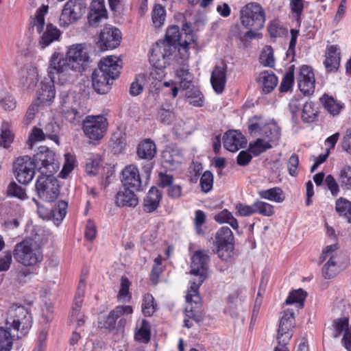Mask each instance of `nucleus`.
Here are the masks:
<instances>
[{"label":"nucleus","mask_w":351,"mask_h":351,"mask_svg":"<svg viewBox=\"0 0 351 351\" xmlns=\"http://www.w3.org/2000/svg\"><path fill=\"white\" fill-rule=\"evenodd\" d=\"M256 139L251 142L249 145L248 151L254 156H258L261 154L273 147V145L265 141L263 137L255 136Z\"/></svg>","instance_id":"e433bc0d"},{"label":"nucleus","mask_w":351,"mask_h":351,"mask_svg":"<svg viewBox=\"0 0 351 351\" xmlns=\"http://www.w3.org/2000/svg\"><path fill=\"white\" fill-rule=\"evenodd\" d=\"M319 99L326 110H341L345 107L344 104L341 101L326 93Z\"/></svg>","instance_id":"8fccbe9b"},{"label":"nucleus","mask_w":351,"mask_h":351,"mask_svg":"<svg viewBox=\"0 0 351 351\" xmlns=\"http://www.w3.org/2000/svg\"><path fill=\"white\" fill-rule=\"evenodd\" d=\"M191 261V272L199 278L197 281H191V286L186 295L187 306L185 308L184 325L188 328L192 326L193 321L198 323L202 320V315L195 308L200 303L199 287L208 275L210 257L206 251L197 250L192 256Z\"/></svg>","instance_id":"f03ea898"},{"label":"nucleus","mask_w":351,"mask_h":351,"mask_svg":"<svg viewBox=\"0 0 351 351\" xmlns=\"http://www.w3.org/2000/svg\"><path fill=\"white\" fill-rule=\"evenodd\" d=\"M248 130L252 136L263 137L265 141L276 145L280 138V128L274 122L267 123L261 117H254L248 121Z\"/></svg>","instance_id":"423d86ee"},{"label":"nucleus","mask_w":351,"mask_h":351,"mask_svg":"<svg viewBox=\"0 0 351 351\" xmlns=\"http://www.w3.org/2000/svg\"><path fill=\"white\" fill-rule=\"evenodd\" d=\"M254 207L255 208V213H258L265 217H271L275 213L274 207L265 202L255 201Z\"/></svg>","instance_id":"603ef678"},{"label":"nucleus","mask_w":351,"mask_h":351,"mask_svg":"<svg viewBox=\"0 0 351 351\" xmlns=\"http://www.w3.org/2000/svg\"><path fill=\"white\" fill-rule=\"evenodd\" d=\"M156 304L152 295L146 293L143 295L141 308L143 314L146 317L152 316L156 310Z\"/></svg>","instance_id":"a18cd8bd"},{"label":"nucleus","mask_w":351,"mask_h":351,"mask_svg":"<svg viewBox=\"0 0 351 351\" xmlns=\"http://www.w3.org/2000/svg\"><path fill=\"white\" fill-rule=\"evenodd\" d=\"M339 262L333 264L331 261H327V262L324 264L322 269V274L324 278L330 279L336 276L340 271L342 270V268L339 267Z\"/></svg>","instance_id":"5fc2aeb1"},{"label":"nucleus","mask_w":351,"mask_h":351,"mask_svg":"<svg viewBox=\"0 0 351 351\" xmlns=\"http://www.w3.org/2000/svg\"><path fill=\"white\" fill-rule=\"evenodd\" d=\"M324 184L333 197H337L340 192V187L336 179L332 175H328L324 180Z\"/></svg>","instance_id":"e2e57ef3"},{"label":"nucleus","mask_w":351,"mask_h":351,"mask_svg":"<svg viewBox=\"0 0 351 351\" xmlns=\"http://www.w3.org/2000/svg\"><path fill=\"white\" fill-rule=\"evenodd\" d=\"M150 325L149 323L143 319L140 324H137L134 337L135 339L139 342L147 343L150 340Z\"/></svg>","instance_id":"58836bf2"},{"label":"nucleus","mask_w":351,"mask_h":351,"mask_svg":"<svg viewBox=\"0 0 351 351\" xmlns=\"http://www.w3.org/2000/svg\"><path fill=\"white\" fill-rule=\"evenodd\" d=\"M60 31L51 23L47 25L46 30L43 32L40 43L43 47H47L53 42L58 40L60 36Z\"/></svg>","instance_id":"72a5a7b5"},{"label":"nucleus","mask_w":351,"mask_h":351,"mask_svg":"<svg viewBox=\"0 0 351 351\" xmlns=\"http://www.w3.org/2000/svg\"><path fill=\"white\" fill-rule=\"evenodd\" d=\"M49 7L47 5H42L36 11L35 19L34 20V26L36 27V31L40 34L45 27V16L48 12Z\"/></svg>","instance_id":"09e8293b"},{"label":"nucleus","mask_w":351,"mask_h":351,"mask_svg":"<svg viewBox=\"0 0 351 351\" xmlns=\"http://www.w3.org/2000/svg\"><path fill=\"white\" fill-rule=\"evenodd\" d=\"M86 8L78 0L68 1L62 11L59 19V25L60 27H68L71 24L75 23L79 20Z\"/></svg>","instance_id":"ddd939ff"},{"label":"nucleus","mask_w":351,"mask_h":351,"mask_svg":"<svg viewBox=\"0 0 351 351\" xmlns=\"http://www.w3.org/2000/svg\"><path fill=\"white\" fill-rule=\"evenodd\" d=\"M100 160L98 158L90 157L86 159V172L88 175L95 176L97 174Z\"/></svg>","instance_id":"338daca9"},{"label":"nucleus","mask_w":351,"mask_h":351,"mask_svg":"<svg viewBox=\"0 0 351 351\" xmlns=\"http://www.w3.org/2000/svg\"><path fill=\"white\" fill-rule=\"evenodd\" d=\"M156 154V146L154 141L145 139L138 145L137 154L142 159L152 160Z\"/></svg>","instance_id":"2f4dec72"},{"label":"nucleus","mask_w":351,"mask_h":351,"mask_svg":"<svg viewBox=\"0 0 351 351\" xmlns=\"http://www.w3.org/2000/svg\"><path fill=\"white\" fill-rule=\"evenodd\" d=\"M261 62L265 66H271L274 63V51L270 46H266L263 51L261 57Z\"/></svg>","instance_id":"774afa93"},{"label":"nucleus","mask_w":351,"mask_h":351,"mask_svg":"<svg viewBox=\"0 0 351 351\" xmlns=\"http://www.w3.org/2000/svg\"><path fill=\"white\" fill-rule=\"evenodd\" d=\"M75 166V158L70 153L64 154V163L60 176L62 178H66L73 170Z\"/></svg>","instance_id":"864d4df0"},{"label":"nucleus","mask_w":351,"mask_h":351,"mask_svg":"<svg viewBox=\"0 0 351 351\" xmlns=\"http://www.w3.org/2000/svg\"><path fill=\"white\" fill-rule=\"evenodd\" d=\"M12 254L15 261L25 267H36L43 260L41 248L32 239H24L16 243Z\"/></svg>","instance_id":"7ed1b4c3"},{"label":"nucleus","mask_w":351,"mask_h":351,"mask_svg":"<svg viewBox=\"0 0 351 351\" xmlns=\"http://www.w3.org/2000/svg\"><path fill=\"white\" fill-rule=\"evenodd\" d=\"M165 10L160 5L154 6L152 11V22L156 27H160L162 25L165 19Z\"/></svg>","instance_id":"4d7b16f0"},{"label":"nucleus","mask_w":351,"mask_h":351,"mask_svg":"<svg viewBox=\"0 0 351 351\" xmlns=\"http://www.w3.org/2000/svg\"><path fill=\"white\" fill-rule=\"evenodd\" d=\"M89 59L85 44L71 45L68 49L66 56L62 53L54 52L49 62L48 77L42 80L38 97L29 110L49 107L56 95L54 84L56 82L63 85L71 82L75 73L85 71Z\"/></svg>","instance_id":"f257e3e1"},{"label":"nucleus","mask_w":351,"mask_h":351,"mask_svg":"<svg viewBox=\"0 0 351 351\" xmlns=\"http://www.w3.org/2000/svg\"><path fill=\"white\" fill-rule=\"evenodd\" d=\"M122 34L116 27L108 25L104 27L99 34V42L103 49H113L121 43Z\"/></svg>","instance_id":"2eb2a0df"},{"label":"nucleus","mask_w":351,"mask_h":351,"mask_svg":"<svg viewBox=\"0 0 351 351\" xmlns=\"http://www.w3.org/2000/svg\"><path fill=\"white\" fill-rule=\"evenodd\" d=\"M242 291H237L230 294L228 298L225 313L230 316L236 315L237 309L242 304L244 297Z\"/></svg>","instance_id":"7c9ffc66"},{"label":"nucleus","mask_w":351,"mask_h":351,"mask_svg":"<svg viewBox=\"0 0 351 351\" xmlns=\"http://www.w3.org/2000/svg\"><path fill=\"white\" fill-rule=\"evenodd\" d=\"M38 82V73L36 69H30L25 81L23 82V86L27 88H34Z\"/></svg>","instance_id":"69168bd1"},{"label":"nucleus","mask_w":351,"mask_h":351,"mask_svg":"<svg viewBox=\"0 0 351 351\" xmlns=\"http://www.w3.org/2000/svg\"><path fill=\"white\" fill-rule=\"evenodd\" d=\"M86 282L84 279H80L77 291L75 294L73 304L70 313V322H73V319L83 315L81 313V307L83 302V298L85 293Z\"/></svg>","instance_id":"cd10ccee"},{"label":"nucleus","mask_w":351,"mask_h":351,"mask_svg":"<svg viewBox=\"0 0 351 351\" xmlns=\"http://www.w3.org/2000/svg\"><path fill=\"white\" fill-rule=\"evenodd\" d=\"M335 210L341 217L351 223V202L343 197H339L335 202Z\"/></svg>","instance_id":"ea45409f"},{"label":"nucleus","mask_w":351,"mask_h":351,"mask_svg":"<svg viewBox=\"0 0 351 351\" xmlns=\"http://www.w3.org/2000/svg\"><path fill=\"white\" fill-rule=\"evenodd\" d=\"M294 82V66L289 67V71L285 75L280 85V91L287 92L291 89Z\"/></svg>","instance_id":"6e6d98bb"},{"label":"nucleus","mask_w":351,"mask_h":351,"mask_svg":"<svg viewBox=\"0 0 351 351\" xmlns=\"http://www.w3.org/2000/svg\"><path fill=\"white\" fill-rule=\"evenodd\" d=\"M108 122L104 115H89L82 122L84 135L92 142L99 143L105 136Z\"/></svg>","instance_id":"1a4fd4ad"},{"label":"nucleus","mask_w":351,"mask_h":351,"mask_svg":"<svg viewBox=\"0 0 351 351\" xmlns=\"http://www.w3.org/2000/svg\"><path fill=\"white\" fill-rule=\"evenodd\" d=\"M294 311L295 309L293 308H288L285 310L284 314L280 321L277 340L289 342L292 337L291 329L295 324Z\"/></svg>","instance_id":"dca6fc26"},{"label":"nucleus","mask_w":351,"mask_h":351,"mask_svg":"<svg viewBox=\"0 0 351 351\" xmlns=\"http://www.w3.org/2000/svg\"><path fill=\"white\" fill-rule=\"evenodd\" d=\"M306 297V293L302 289L291 291L285 304L286 305H293L295 309L298 310L304 306V302Z\"/></svg>","instance_id":"f704fd0d"},{"label":"nucleus","mask_w":351,"mask_h":351,"mask_svg":"<svg viewBox=\"0 0 351 351\" xmlns=\"http://www.w3.org/2000/svg\"><path fill=\"white\" fill-rule=\"evenodd\" d=\"M138 191L123 187L116 195V204L121 207H135L138 204V198L136 194Z\"/></svg>","instance_id":"393cba45"},{"label":"nucleus","mask_w":351,"mask_h":351,"mask_svg":"<svg viewBox=\"0 0 351 351\" xmlns=\"http://www.w3.org/2000/svg\"><path fill=\"white\" fill-rule=\"evenodd\" d=\"M199 184L204 193L209 192L213 186V173L210 171H206L200 178Z\"/></svg>","instance_id":"bf43d9fd"},{"label":"nucleus","mask_w":351,"mask_h":351,"mask_svg":"<svg viewBox=\"0 0 351 351\" xmlns=\"http://www.w3.org/2000/svg\"><path fill=\"white\" fill-rule=\"evenodd\" d=\"M115 79L106 73L95 69L92 75L93 88L99 94L107 93L110 90L111 85Z\"/></svg>","instance_id":"412c9836"},{"label":"nucleus","mask_w":351,"mask_h":351,"mask_svg":"<svg viewBox=\"0 0 351 351\" xmlns=\"http://www.w3.org/2000/svg\"><path fill=\"white\" fill-rule=\"evenodd\" d=\"M340 49L338 45H332L326 47L324 64L328 73L335 72L340 65Z\"/></svg>","instance_id":"b1692460"},{"label":"nucleus","mask_w":351,"mask_h":351,"mask_svg":"<svg viewBox=\"0 0 351 351\" xmlns=\"http://www.w3.org/2000/svg\"><path fill=\"white\" fill-rule=\"evenodd\" d=\"M14 139V134L11 124L7 121L2 123L0 133V146L8 149Z\"/></svg>","instance_id":"473e14b6"},{"label":"nucleus","mask_w":351,"mask_h":351,"mask_svg":"<svg viewBox=\"0 0 351 351\" xmlns=\"http://www.w3.org/2000/svg\"><path fill=\"white\" fill-rule=\"evenodd\" d=\"M68 204L64 201H60L52 211L53 219L57 225L60 223L67 213Z\"/></svg>","instance_id":"3c124183"},{"label":"nucleus","mask_w":351,"mask_h":351,"mask_svg":"<svg viewBox=\"0 0 351 351\" xmlns=\"http://www.w3.org/2000/svg\"><path fill=\"white\" fill-rule=\"evenodd\" d=\"M210 82L217 93H221L226 84V69L217 66L212 72Z\"/></svg>","instance_id":"c85d7f7f"},{"label":"nucleus","mask_w":351,"mask_h":351,"mask_svg":"<svg viewBox=\"0 0 351 351\" xmlns=\"http://www.w3.org/2000/svg\"><path fill=\"white\" fill-rule=\"evenodd\" d=\"M162 258L158 255L154 261V265L152 269L151 278L153 282H156L160 274L162 272L164 267L162 265Z\"/></svg>","instance_id":"0e129e2a"},{"label":"nucleus","mask_w":351,"mask_h":351,"mask_svg":"<svg viewBox=\"0 0 351 351\" xmlns=\"http://www.w3.org/2000/svg\"><path fill=\"white\" fill-rule=\"evenodd\" d=\"M161 199V192L156 187L152 186L144 198L143 210L147 213L155 211L159 206Z\"/></svg>","instance_id":"bb28decb"},{"label":"nucleus","mask_w":351,"mask_h":351,"mask_svg":"<svg viewBox=\"0 0 351 351\" xmlns=\"http://www.w3.org/2000/svg\"><path fill=\"white\" fill-rule=\"evenodd\" d=\"M183 31L184 32L181 33L178 25H173L167 29L163 40L168 41L176 48L178 47L180 58L186 60L189 58V45L194 43L195 38L192 32H187L185 29Z\"/></svg>","instance_id":"0eeeda50"},{"label":"nucleus","mask_w":351,"mask_h":351,"mask_svg":"<svg viewBox=\"0 0 351 351\" xmlns=\"http://www.w3.org/2000/svg\"><path fill=\"white\" fill-rule=\"evenodd\" d=\"M235 210L236 215L239 217H250L255 214L254 203L251 205L238 203L235 206Z\"/></svg>","instance_id":"680f3d73"},{"label":"nucleus","mask_w":351,"mask_h":351,"mask_svg":"<svg viewBox=\"0 0 351 351\" xmlns=\"http://www.w3.org/2000/svg\"><path fill=\"white\" fill-rule=\"evenodd\" d=\"M13 169L16 180L23 184H27L32 180L36 169L34 160L28 156L16 158Z\"/></svg>","instance_id":"f8f14e48"},{"label":"nucleus","mask_w":351,"mask_h":351,"mask_svg":"<svg viewBox=\"0 0 351 351\" xmlns=\"http://www.w3.org/2000/svg\"><path fill=\"white\" fill-rule=\"evenodd\" d=\"M131 282L125 276H122L120 280V287L117 294L118 300L121 302H128L132 298L130 291Z\"/></svg>","instance_id":"a19ab883"},{"label":"nucleus","mask_w":351,"mask_h":351,"mask_svg":"<svg viewBox=\"0 0 351 351\" xmlns=\"http://www.w3.org/2000/svg\"><path fill=\"white\" fill-rule=\"evenodd\" d=\"M15 335L10 332V327H0V351L12 350Z\"/></svg>","instance_id":"4c0bfd02"},{"label":"nucleus","mask_w":351,"mask_h":351,"mask_svg":"<svg viewBox=\"0 0 351 351\" xmlns=\"http://www.w3.org/2000/svg\"><path fill=\"white\" fill-rule=\"evenodd\" d=\"M8 195L15 197L21 199H25L27 197L25 190L14 182H10L8 186Z\"/></svg>","instance_id":"052dcab7"},{"label":"nucleus","mask_w":351,"mask_h":351,"mask_svg":"<svg viewBox=\"0 0 351 351\" xmlns=\"http://www.w3.org/2000/svg\"><path fill=\"white\" fill-rule=\"evenodd\" d=\"M216 252L222 260L227 261L233 250V234L228 227H221L216 233Z\"/></svg>","instance_id":"4468645a"},{"label":"nucleus","mask_w":351,"mask_h":351,"mask_svg":"<svg viewBox=\"0 0 351 351\" xmlns=\"http://www.w3.org/2000/svg\"><path fill=\"white\" fill-rule=\"evenodd\" d=\"M176 76L180 80V86L183 89L189 88L193 77V75L189 72L188 66L183 65L180 66L176 71Z\"/></svg>","instance_id":"c03bdc74"},{"label":"nucleus","mask_w":351,"mask_h":351,"mask_svg":"<svg viewBox=\"0 0 351 351\" xmlns=\"http://www.w3.org/2000/svg\"><path fill=\"white\" fill-rule=\"evenodd\" d=\"M349 320L348 317H341L335 319L333 322L335 338L339 337L341 332L345 330L342 339L343 343L348 351H351V326H348Z\"/></svg>","instance_id":"5701e85b"},{"label":"nucleus","mask_w":351,"mask_h":351,"mask_svg":"<svg viewBox=\"0 0 351 351\" xmlns=\"http://www.w3.org/2000/svg\"><path fill=\"white\" fill-rule=\"evenodd\" d=\"M258 194L262 199H265L276 203L282 202L285 199L283 191L278 187H274L267 190H261L258 192Z\"/></svg>","instance_id":"c9c22d12"},{"label":"nucleus","mask_w":351,"mask_h":351,"mask_svg":"<svg viewBox=\"0 0 351 351\" xmlns=\"http://www.w3.org/2000/svg\"><path fill=\"white\" fill-rule=\"evenodd\" d=\"M256 80L261 85L265 93H270L278 84V78L275 74L267 71L261 72Z\"/></svg>","instance_id":"c756f323"},{"label":"nucleus","mask_w":351,"mask_h":351,"mask_svg":"<svg viewBox=\"0 0 351 351\" xmlns=\"http://www.w3.org/2000/svg\"><path fill=\"white\" fill-rule=\"evenodd\" d=\"M338 180L342 188L351 190V167L345 165L342 167L338 173Z\"/></svg>","instance_id":"de8ad7c7"},{"label":"nucleus","mask_w":351,"mask_h":351,"mask_svg":"<svg viewBox=\"0 0 351 351\" xmlns=\"http://www.w3.org/2000/svg\"><path fill=\"white\" fill-rule=\"evenodd\" d=\"M183 156L178 148H166L162 153V163L163 167L170 171L176 169L182 162Z\"/></svg>","instance_id":"4be33fe9"},{"label":"nucleus","mask_w":351,"mask_h":351,"mask_svg":"<svg viewBox=\"0 0 351 351\" xmlns=\"http://www.w3.org/2000/svg\"><path fill=\"white\" fill-rule=\"evenodd\" d=\"M38 197L47 202H54L60 194L58 180L53 174L40 175L36 182Z\"/></svg>","instance_id":"9d476101"},{"label":"nucleus","mask_w":351,"mask_h":351,"mask_svg":"<svg viewBox=\"0 0 351 351\" xmlns=\"http://www.w3.org/2000/svg\"><path fill=\"white\" fill-rule=\"evenodd\" d=\"M186 101L195 107H202L204 104V97L199 90H192L186 93Z\"/></svg>","instance_id":"13d9d810"},{"label":"nucleus","mask_w":351,"mask_h":351,"mask_svg":"<svg viewBox=\"0 0 351 351\" xmlns=\"http://www.w3.org/2000/svg\"><path fill=\"white\" fill-rule=\"evenodd\" d=\"M206 215L202 210H197L195 212L194 226L197 234L203 236L206 230Z\"/></svg>","instance_id":"49530a36"},{"label":"nucleus","mask_w":351,"mask_h":351,"mask_svg":"<svg viewBox=\"0 0 351 351\" xmlns=\"http://www.w3.org/2000/svg\"><path fill=\"white\" fill-rule=\"evenodd\" d=\"M320 259L322 261H324L326 260L328 261H332L333 264L339 262V267L343 269L346 257L345 254L339 250L338 245L333 244L328 245L326 247L320 257Z\"/></svg>","instance_id":"a878e982"},{"label":"nucleus","mask_w":351,"mask_h":351,"mask_svg":"<svg viewBox=\"0 0 351 351\" xmlns=\"http://www.w3.org/2000/svg\"><path fill=\"white\" fill-rule=\"evenodd\" d=\"M223 147L231 152H236L243 148L247 140L242 133L237 130H229L223 137Z\"/></svg>","instance_id":"aec40b11"},{"label":"nucleus","mask_w":351,"mask_h":351,"mask_svg":"<svg viewBox=\"0 0 351 351\" xmlns=\"http://www.w3.org/2000/svg\"><path fill=\"white\" fill-rule=\"evenodd\" d=\"M133 309L131 306H117L113 309L107 317V322L110 326L114 325L116 320L121 315H131Z\"/></svg>","instance_id":"37998d69"},{"label":"nucleus","mask_w":351,"mask_h":351,"mask_svg":"<svg viewBox=\"0 0 351 351\" xmlns=\"http://www.w3.org/2000/svg\"><path fill=\"white\" fill-rule=\"evenodd\" d=\"M176 47L167 40H158L153 46L149 56L150 63L160 71L171 64Z\"/></svg>","instance_id":"6e6552de"},{"label":"nucleus","mask_w":351,"mask_h":351,"mask_svg":"<svg viewBox=\"0 0 351 351\" xmlns=\"http://www.w3.org/2000/svg\"><path fill=\"white\" fill-rule=\"evenodd\" d=\"M32 159L40 175L53 174L59 168L55 153L46 147H40Z\"/></svg>","instance_id":"9b49d317"},{"label":"nucleus","mask_w":351,"mask_h":351,"mask_svg":"<svg viewBox=\"0 0 351 351\" xmlns=\"http://www.w3.org/2000/svg\"><path fill=\"white\" fill-rule=\"evenodd\" d=\"M5 324L16 331L18 338L25 335L32 325V317L29 310L23 305L13 304L7 313Z\"/></svg>","instance_id":"39448f33"},{"label":"nucleus","mask_w":351,"mask_h":351,"mask_svg":"<svg viewBox=\"0 0 351 351\" xmlns=\"http://www.w3.org/2000/svg\"><path fill=\"white\" fill-rule=\"evenodd\" d=\"M241 24L249 31L247 36L254 37V32L264 27L266 21L264 8L257 2H250L242 7L240 11Z\"/></svg>","instance_id":"20e7f679"},{"label":"nucleus","mask_w":351,"mask_h":351,"mask_svg":"<svg viewBox=\"0 0 351 351\" xmlns=\"http://www.w3.org/2000/svg\"><path fill=\"white\" fill-rule=\"evenodd\" d=\"M214 219L219 223H228L234 230H237L239 228V223L237 219L234 218L232 213L227 209H223L215 215Z\"/></svg>","instance_id":"79ce46f5"},{"label":"nucleus","mask_w":351,"mask_h":351,"mask_svg":"<svg viewBox=\"0 0 351 351\" xmlns=\"http://www.w3.org/2000/svg\"><path fill=\"white\" fill-rule=\"evenodd\" d=\"M121 182L123 187L140 191L142 181L138 167L134 165H129L124 167L121 171Z\"/></svg>","instance_id":"f3484780"},{"label":"nucleus","mask_w":351,"mask_h":351,"mask_svg":"<svg viewBox=\"0 0 351 351\" xmlns=\"http://www.w3.org/2000/svg\"><path fill=\"white\" fill-rule=\"evenodd\" d=\"M298 87L304 95H311L315 91V75L312 69L307 66H302L297 78Z\"/></svg>","instance_id":"a211bd4d"},{"label":"nucleus","mask_w":351,"mask_h":351,"mask_svg":"<svg viewBox=\"0 0 351 351\" xmlns=\"http://www.w3.org/2000/svg\"><path fill=\"white\" fill-rule=\"evenodd\" d=\"M121 69V59L117 56H110L101 58L96 69L117 79L119 76Z\"/></svg>","instance_id":"6ab92c4d"}]
</instances>
